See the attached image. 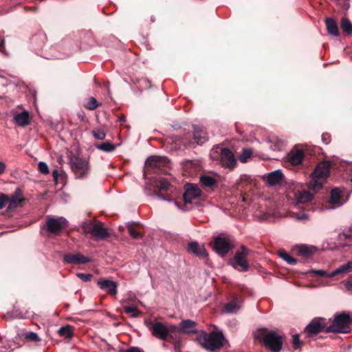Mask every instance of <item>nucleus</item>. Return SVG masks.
Wrapping results in <instances>:
<instances>
[{"label":"nucleus","mask_w":352,"mask_h":352,"mask_svg":"<svg viewBox=\"0 0 352 352\" xmlns=\"http://www.w3.org/2000/svg\"><path fill=\"white\" fill-rule=\"evenodd\" d=\"M304 157V153L300 149H293L288 154L289 162L294 166L299 165L302 163Z\"/></svg>","instance_id":"obj_23"},{"label":"nucleus","mask_w":352,"mask_h":352,"mask_svg":"<svg viewBox=\"0 0 352 352\" xmlns=\"http://www.w3.org/2000/svg\"><path fill=\"white\" fill-rule=\"evenodd\" d=\"M64 262L73 264H85L91 261V259L80 252L76 254H65L63 256Z\"/></svg>","instance_id":"obj_15"},{"label":"nucleus","mask_w":352,"mask_h":352,"mask_svg":"<svg viewBox=\"0 0 352 352\" xmlns=\"http://www.w3.org/2000/svg\"><path fill=\"white\" fill-rule=\"evenodd\" d=\"M100 106H101V103H99L94 97L89 98L87 103L84 105V107L89 110H94Z\"/></svg>","instance_id":"obj_36"},{"label":"nucleus","mask_w":352,"mask_h":352,"mask_svg":"<svg viewBox=\"0 0 352 352\" xmlns=\"http://www.w3.org/2000/svg\"><path fill=\"white\" fill-rule=\"evenodd\" d=\"M341 191L338 188H333L331 192L329 202L336 207L340 206L342 203L340 201Z\"/></svg>","instance_id":"obj_28"},{"label":"nucleus","mask_w":352,"mask_h":352,"mask_svg":"<svg viewBox=\"0 0 352 352\" xmlns=\"http://www.w3.org/2000/svg\"><path fill=\"white\" fill-rule=\"evenodd\" d=\"M200 183L206 187H212L215 185L217 180L208 175H202L199 178Z\"/></svg>","instance_id":"obj_32"},{"label":"nucleus","mask_w":352,"mask_h":352,"mask_svg":"<svg viewBox=\"0 0 352 352\" xmlns=\"http://www.w3.org/2000/svg\"><path fill=\"white\" fill-rule=\"evenodd\" d=\"M157 188L161 191H166L169 189L170 184L168 182L166 179L161 178L157 184Z\"/></svg>","instance_id":"obj_39"},{"label":"nucleus","mask_w":352,"mask_h":352,"mask_svg":"<svg viewBox=\"0 0 352 352\" xmlns=\"http://www.w3.org/2000/svg\"><path fill=\"white\" fill-rule=\"evenodd\" d=\"M224 340L225 338L222 332L217 331H213L210 333L201 331L196 338V340L199 344L203 348L210 351H214L221 348L223 346Z\"/></svg>","instance_id":"obj_1"},{"label":"nucleus","mask_w":352,"mask_h":352,"mask_svg":"<svg viewBox=\"0 0 352 352\" xmlns=\"http://www.w3.org/2000/svg\"><path fill=\"white\" fill-rule=\"evenodd\" d=\"M58 334L65 338H70L72 336V331L70 326L62 327L58 330Z\"/></svg>","instance_id":"obj_37"},{"label":"nucleus","mask_w":352,"mask_h":352,"mask_svg":"<svg viewBox=\"0 0 352 352\" xmlns=\"http://www.w3.org/2000/svg\"><path fill=\"white\" fill-rule=\"evenodd\" d=\"M278 255L289 265H294L297 263L296 259L291 256L285 250H280L278 251Z\"/></svg>","instance_id":"obj_33"},{"label":"nucleus","mask_w":352,"mask_h":352,"mask_svg":"<svg viewBox=\"0 0 352 352\" xmlns=\"http://www.w3.org/2000/svg\"><path fill=\"white\" fill-rule=\"evenodd\" d=\"M14 122L21 126H26L30 122L29 113L27 111H23L21 113H17L14 117Z\"/></svg>","instance_id":"obj_27"},{"label":"nucleus","mask_w":352,"mask_h":352,"mask_svg":"<svg viewBox=\"0 0 352 352\" xmlns=\"http://www.w3.org/2000/svg\"><path fill=\"white\" fill-rule=\"evenodd\" d=\"M68 221L63 217L47 216L45 222L47 231L54 235H58L67 226Z\"/></svg>","instance_id":"obj_6"},{"label":"nucleus","mask_w":352,"mask_h":352,"mask_svg":"<svg viewBox=\"0 0 352 352\" xmlns=\"http://www.w3.org/2000/svg\"><path fill=\"white\" fill-rule=\"evenodd\" d=\"M344 168L346 173L349 175L351 182H352V162L346 163Z\"/></svg>","instance_id":"obj_49"},{"label":"nucleus","mask_w":352,"mask_h":352,"mask_svg":"<svg viewBox=\"0 0 352 352\" xmlns=\"http://www.w3.org/2000/svg\"><path fill=\"white\" fill-rule=\"evenodd\" d=\"M109 236L107 229L101 222L96 221L95 228L92 230L91 236L96 240H102Z\"/></svg>","instance_id":"obj_21"},{"label":"nucleus","mask_w":352,"mask_h":352,"mask_svg":"<svg viewBox=\"0 0 352 352\" xmlns=\"http://www.w3.org/2000/svg\"><path fill=\"white\" fill-rule=\"evenodd\" d=\"M5 51V41L4 40L0 41V52H3Z\"/></svg>","instance_id":"obj_53"},{"label":"nucleus","mask_w":352,"mask_h":352,"mask_svg":"<svg viewBox=\"0 0 352 352\" xmlns=\"http://www.w3.org/2000/svg\"><path fill=\"white\" fill-rule=\"evenodd\" d=\"M325 25L329 34L334 36H338L340 35L338 27L334 19L331 17L327 18L325 19Z\"/></svg>","instance_id":"obj_26"},{"label":"nucleus","mask_w":352,"mask_h":352,"mask_svg":"<svg viewBox=\"0 0 352 352\" xmlns=\"http://www.w3.org/2000/svg\"><path fill=\"white\" fill-rule=\"evenodd\" d=\"M351 324H352V316L342 312L335 316L332 324L326 328L325 332L346 333L350 331Z\"/></svg>","instance_id":"obj_3"},{"label":"nucleus","mask_w":352,"mask_h":352,"mask_svg":"<svg viewBox=\"0 0 352 352\" xmlns=\"http://www.w3.org/2000/svg\"><path fill=\"white\" fill-rule=\"evenodd\" d=\"M69 163L76 178L82 179L88 175L90 166L87 159L72 155L69 157Z\"/></svg>","instance_id":"obj_4"},{"label":"nucleus","mask_w":352,"mask_h":352,"mask_svg":"<svg viewBox=\"0 0 352 352\" xmlns=\"http://www.w3.org/2000/svg\"><path fill=\"white\" fill-rule=\"evenodd\" d=\"M78 118H80L82 120H84V117L83 116H78Z\"/></svg>","instance_id":"obj_59"},{"label":"nucleus","mask_w":352,"mask_h":352,"mask_svg":"<svg viewBox=\"0 0 352 352\" xmlns=\"http://www.w3.org/2000/svg\"><path fill=\"white\" fill-rule=\"evenodd\" d=\"M242 300L239 298L234 297L230 301L223 305L222 312L228 314H235L242 307Z\"/></svg>","instance_id":"obj_16"},{"label":"nucleus","mask_w":352,"mask_h":352,"mask_svg":"<svg viewBox=\"0 0 352 352\" xmlns=\"http://www.w3.org/2000/svg\"><path fill=\"white\" fill-rule=\"evenodd\" d=\"M322 140L325 142V144H328L329 143L328 138H326V135H322Z\"/></svg>","instance_id":"obj_55"},{"label":"nucleus","mask_w":352,"mask_h":352,"mask_svg":"<svg viewBox=\"0 0 352 352\" xmlns=\"http://www.w3.org/2000/svg\"><path fill=\"white\" fill-rule=\"evenodd\" d=\"M220 162L222 166L232 168L236 164L233 153L228 148H223L220 152Z\"/></svg>","instance_id":"obj_14"},{"label":"nucleus","mask_w":352,"mask_h":352,"mask_svg":"<svg viewBox=\"0 0 352 352\" xmlns=\"http://www.w3.org/2000/svg\"><path fill=\"white\" fill-rule=\"evenodd\" d=\"M76 276L84 282L89 281L92 277V274L84 273H77Z\"/></svg>","instance_id":"obj_46"},{"label":"nucleus","mask_w":352,"mask_h":352,"mask_svg":"<svg viewBox=\"0 0 352 352\" xmlns=\"http://www.w3.org/2000/svg\"><path fill=\"white\" fill-rule=\"evenodd\" d=\"M8 203V195L4 193H0V210L3 209Z\"/></svg>","instance_id":"obj_47"},{"label":"nucleus","mask_w":352,"mask_h":352,"mask_svg":"<svg viewBox=\"0 0 352 352\" xmlns=\"http://www.w3.org/2000/svg\"><path fill=\"white\" fill-rule=\"evenodd\" d=\"M21 197V190L17 188L14 194H12L10 197L8 195V208L7 210L10 211L12 209L16 208L20 203L22 201Z\"/></svg>","instance_id":"obj_20"},{"label":"nucleus","mask_w":352,"mask_h":352,"mask_svg":"<svg viewBox=\"0 0 352 352\" xmlns=\"http://www.w3.org/2000/svg\"><path fill=\"white\" fill-rule=\"evenodd\" d=\"M330 164L328 162H320L315 168L311 175L310 188L313 190H318L322 188V184L329 175Z\"/></svg>","instance_id":"obj_2"},{"label":"nucleus","mask_w":352,"mask_h":352,"mask_svg":"<svg viewBox=\"0 0 352 352\" xmlns=\"http://www.w3.org/2000/svg\"><path fill=\"white\" fill-rule=\"evenodd\" d=\"M184 193L183 195L184 204H182L178 201H175V206L181 210L186 211L188 210V204H191L195 199L199 198L201 195L199 188L193 184H186L184 186Z\"/></svg>","instance_id":"obj_5"},{"label":"nucleus","mask_w":352,"mask_h":352,"mask_svg":"<svg viewBox=\"0 0 352 352\" xmlns=\"http://www.w3.org/2000/svg\"><path fill=\"white\" fill-rule=\"evenodd\" d=\"M92 135L96 139L98 140H102L106 137V133L100 129H96L93 130Z\"/></svg>","instance_id":"obj_43"},{"label":"nucleus","mask_w":352,"mask_h":352,"mask_svg":"<svg viewBox=\"0 0 352 352\" xmlns=\"http://www.w3.org/2000/svg\"><path fill=\"white\" fill-rule=\"evenodd\" d=\"M292 343L294 344V349H297L300 347V340L298 334H294L292 336Z\"/></svg>","instance_id":"obj_48"},{"label":"nucleus","mask_w":352,"mask_h":352,"mask_svg":"<svg viewBox=\"0 0 352 352\" xmlns=\"http://www.w3.org/2000/svg\"><path fill=\"white\" fill-rule=\"evenodd\" d=\"M188 250L197 256L206 258L208 256L207 251L203 245H200L197 242H191L188 244Z\"/></svg>","instance_id":"obj_24"},{"label":"nucleus","mask_w":352,"mask_h":352,"mask_svg":"<svg viewBox=\"0 0 352 352\" xmlns=\"http://www.w3.org/2000/svg\"><path fill=\"white\" fill-rule=\"evenodd\" d=\"M196 322L190 320H184L181 322L180 327L184 333H190L197 332L194 329L196 326Z\"/></svg>","instance_id":"obj_30"},{"label":"nucleus","mask_w":352,"mask_h":352,"mask_svg":"<svg viewBox=\"0 0 352 352\" xmlns=\"http://www.w3.org/2000/svg\"><path fill=\"white\" fill-rule=\"evenodd\" d=\"M294 250L296 252L297 255L309 258L317 252L318 248L313 245L301 244L296 245Z\"/></svg>","instance_id":"obj_17"},{"label":"nucleus","mask_w":352,"mask_h":352,"mask_svg":"<svg viewBox=\"0 0 352 352\" xmlns=\"http://www.w3.org/2000/svg\"><path fill=\"white\" fill-rule=\"evenodd\" d=\"M292 217L295 219L296 221H306L309 220V215L305 213V212H292Z\"/></svg>","instance_id":"obj_40"},{"label":"nucleus","mask_w":352,"mask_h":352,"mask_svg":"<svg viewBox=\"0 0 352 352\" xmlns=\"http://www.w3.org/2000/svg\"><path fill=\"white\" fill-rule=\"evenodd\" d=\"M342 32L347 35H352V23L346 17H342L340 21Z\"/></svg>","instance_id":"obj_31"},{"label":"nucleus","mask_w":352,"mask_h":352,"mask_svg":"<svg viewBox=\"0 0 352 352\" xmlns=\"http://www.w3.org/2000/svg\"><path fill=\"white\" fill-rule=\"evenodd\" d=\"M96 146L98 150L104 152H112L116 148V146L115 144H113L109 142H102L101 144H97Z\"/></svg>","instance_id":"obj_34"},{"label":"nucleus","mask_w":352,"mask_h":352,"mask_svg":"<svg viewBox=\"0 0 352 352\" xmlns=\"http://www.w3.org/2000/svg\"><path fill=\"white\" fill-rule=\"evenodd\" d=\"M313 196L311 193L307 191H302L296 196V201L295 206L300 208L301 204H306L312 200Z\"/></svg>","instance_id":"obj_29"},{"label":"nucleus","mask_w":352,"mask_h":352,"mask_svg":"<svg viewBox=\"0 0 352 352\" xmlns=\"http://www.w3.org/2000/svg\"><path fill=\"white\" fill-rule=\"evenodd\" d=\"M57 175H58V171H57V170H54L53 171V177H54L55 179H56Z\"/></svg>","instance_id":"obj_57"},{"label":"nucleus","mask_w":352,"mask_h":352,"mask_svg":"<svg viewBox=\"0 0 352 352\" xmlns=\"http://www.w3.org/2000/svg\"><path fill=\"white\" fill-rule=\"evenodd\" d=\"M100 288L109 294L115 296L118 292V285L116 282L111 280H100L98 281Z\"/></svg>","instance_id":"obj_18"},{"label":"nucleus","mask_w":352,"mask_h":352,"mask_svg":"<svg viewBox=\"0 0 352 352\" xmlns=\"http://www.w3.org/2000/svg\"><path fill=\"white\" fill-rule=\"evenodd\" d=\"M352 272V261H348L347 263L341 265L339 267L332 271L330 273H327L324 270H312L311 272L318 274L320 276L333 277L338 275L343 276L347 273Z\"/></svg>","instance_id":"obj_13"},{"label":"nucleus","mask_w":352,"mask_h":352,"mask_svg":"<svg viewBox=\"0 0 352 352\" xmlns=\"http://www.w3.org/2000/svg\"><path fill=\"white\" fill-rule=\"evenodd\" d=\"M338 241L340 246H352V226L338 234Z\"/></svg>","instance_id":"obj_19"},{"label":"nucleus","mask_w":352,"mask_h":352,"mask_svg":"<svg viewBox=\"0 0 352 352\" xmlns=\"http://www.w3.org/2000/svg\"><path fill=\"white\" fill-rule=\"evenodd\" d=\"M154 196H155L156 197H157L158 199H162V200H165V201H173L172 199H170V198H166L165 197H164L163 195H162L160 193H156V194L154 195Z\"/></svg>","instance_id":"obj_51"},{"label":"nucleus","mask_w":352,"mask_h":352,"mask_svg":"<svg viewBox=\"0 0 352 352\" xmlns=\"http://www.w3.org/2000/svg\"><path fill=\"white\" fill-rule=\"evenodd\" d=\"M39 171L43 174H48L50 173L47 164L44 162H40L38 164Z\"/></svg>","instance_id":"obj_45"},{"label":"nucleus","mask_w":352,"mask_h":352,"mask_svg":"<svg viewBox=\"0 0 352 352\" xmlns=\"http://www.w3.org/2000/svg\"><path fill=\"white\" fill-rule=\"evenodd\" d=\"M267 182L270 186L278 184L283 179V174L280 170L270 172L266 175Z\"/></svg>","instance_id":"obj_25"},{"label":"nucleus","mask_w":352,"mask_h":352,"mask_svg":"<svg viewBox=\"0 0 352 352\" xmlns=\"http://www.w3.org/2000/svg\"><path fill=\"white\" fill-rule=\"evenodd\" d=\"M120 121L121 122H124L126 121V118H125V116H122L120 118Z\"/></svg>","instance_id":"obj_56"},{"label":"nucleus","mask_w":352,"mask_h":352,"mask_svg":"<svg viewBox=\"0 0 352 352\" xmlns=\"http://www.w3.org/2000/svg\"><path fill=\"white\" fill-rule=\"evenodd\" d=\"M78 118H80L82 120H84V117L83 116H78Z\"/></svg>","instance_id":"obj_58"},{"label":"nucleus","mask_w":352,"mask_h":352,"mask_svg":"<svg viewBox=\"0 0 352 352\" xmlns=\"http://www.w3.org/2000/svg\"><path fill=\"white\" fill-rule=\"evenodd\" d=\"M233 247V240L230 238L217 236L214 239L213 250L221 256L226 255Z\"/></svg>","instance_id":"obj_10"},{"label":"nucleus","mask_w":352,"mask_h":352,"mask_svg":"<svg viewBox=\"0 0 352 352\" xmlns=\"http://www.w3.org/2000/svg\"><path fill=\"white\" fill-rule=\"evenodd\" d=\"M128 232L131 237L134 239H139L141 237V234L132 225L127 226Z\"/></svg>","instance_id":"obj_44"},{"label":"nucleus","mask_w":352,"mask_h":352,"mask_svg":"<svg viewBox=\"0 0 352 352\" xmlns=\"http://www.w3.org/2000/svg\"><path fill=\"white\" fill-rule=\"evenodd\" d=\"M283 337L276 331H270L263 335V342L264 345L272 352H280L282 349Z\"/></svg>","instance_id":"obj_7"},{"label":"nucleus","mask_w":352,"mask_h":352,"mask_svg":"<svg viewBox=\"0 0 352 352\" xmlns=\"http://www.w3.org/2000/svg\"><path fill=\"white\" fill-rule=\"evenodd\" d=\"M345 287L347 289V291L352 294V278L347 280L345 281Z\"/></svg>","instance_id":"obj_50"},{"label":"nucleus","mask_w":352,"mask_h":352,"mask_svg":"<svg viewBox=\"0 0 352 352\" xmlns=\"http://www.w3.org/2000/svg\"><path fill=\"white\" fill-rule=\"evenodd\" d=\"M327 324L325 319L323 318H318L313 319L311 322L306 327L305 329V333L308 336H314L322 331L324 329L326 330Z\"/></svg>","instance_id":"obj_12"},{"label":"nucleus","mask_w":352,"mask_h":352,"mask_svg":"<svg viewBox=\"0 0 352 352\" xmlns=\"http://www.w3.org/2000/svg\"><path fill=\"white\" fill-rule=\"evenodd\" d=\"M192 129L194 142L191 140L190 133H188L182 138V143L185 146H190L194 142L198 145H202L208 141V134L202 127L198 125H193Z\"/></svg>","instance_id":"obj_8"},{"label":"nucleus","mask_w":352,"mask_h":352,"mask_svg":"<svg viewBox=\"0 0 352 352\" xmlns=\"http://www.w3.org/2000/svg\"><path fill=\"white\" fill-rule=\"evenodd\" d=\"M174 347L176 351H179L181 347V343L179 342H175L174 343Z\"/></svg>","instance_id":"obj_54"},{"label":"nucleus","mask_w":352,"mask_h":352,"mask_svg":"<svg viewBox=\"0 0 352 352\" xmlns=\"http://www.w3.org/2000/svg\"><path fill=\"white\" fill-rule=\"evenodd\" d=\"M96 225V221H87L83 223L82 229L85 233L91 234L92 230H94V228H95Z\"/></svg>","instance_id":"obj_42"},{"label":"nucleus","mask_w":352,"mask_h":352,"mask_svg":"<svg viewBox=\"0 0 352 352\" xmlns=\"http://www.w3.org/2000/svg\"><path fill=\"white\" fill-rule=\"evenodd\" d=\"M22 336L24 339L32 342H39L41 340L38 334L32 331L24 333Z\"/></svg>","instance_id":"obj_41"},{"label":"nucleus","mask_w":352,"mask_h":352,"mask_svg":"<svg viewBox=\"0 0 352 352\" xmlns=\"http://www.w3.org/2000/svg\"><path fill=\"white\" fill-rule=\"evenodd\" d=\"M249 250L244 245H241L234 256V258L230 261V265L234 268L241 267V270L247 272L250 269V265L246 257L249 254Z\"/></svg>","instance_id":"obj_9"},{"label":"nucleus","mask_w":352,"mask_h":352,"mask_svg":"<svg viewBox=\"0 0 352 352\" xmlns=\"http://www.w3.org/2000/svg\"><path fill=\"white\" fill-rule=\"evenodd\" d=\"M6 165L4 162L0 161V175H2L6 171Z\"/></svg>","instance_id":"obj_52"},{"label":"nucleus","mask_w":352,"mask_h":352,"mask_svg":"<svg viewBox=\"0 0 352 352\" xmlns=\"http://www.w3.org/2000/svg\"><path fill=\"white\" fill-rule=\"evenodd\" d=\"M123 309H124V311L125 313L130 314L131 316H132L133 318L138 317L140 314L139 310L135 306H132V305L124 306Z\"/></svg>","instance_id":"obj_38"},{"label":"nucleus","mask_w":352,"mask_h":352,"mask_svg":"<svg viewBox=\"0 0 352 352\" xmlns=\"http://www.w3.org/2000/svg\"><path fill=\"white\" fill-rule=\"evenodd\" d=\"M167 163V158L162 156H150L146 161L147 166L159 168L162 166H166Z\"/></svg>","instance_id":"obj_22"},{"label":"nucleus","mask_w":352,"mask_h":352,"mask_svg":"<svg viewBox=\"0 0 352 352\" xmlns=\"http://www.w3.org/2000/svg\"><path fill=\"white\" fill-rule=\"evenodd\" d=\"M252 155V150L250 148H243L240 154L239 159L240 162L245 163Z\"/></svg>","instance_id":"obj_35"},{"label":"nucleus","mask_w":352,"mask_h":352,"mask_svg":"<svg viewBox=\"0 0 352 352\" xmlns=\"http://www.w3.org/2000/svg\"><path fill=\"white\" fill-rule=\"evenodd\" d=\"M147 326L148 329L151 332V334L159 340L165 341L167 340L170 337H171L170 330L162 322H151Z\"/></svg>","instance_id":"obj_11"}]
</instances>
